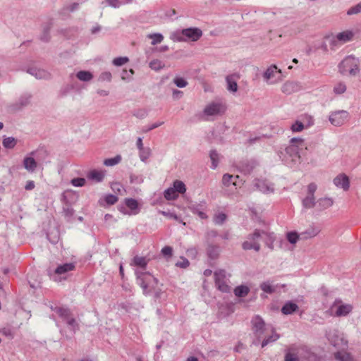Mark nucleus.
<instances>
[{"instance_id":"1","label":"nucleus","mask_w":361,"mask_h":361,"mask_svg":"<svg viewBox=\"0 0 361 361\" xmlns=\"http://www.w3.org/2000/svg\"><path fill=\"white\" fill-rule=\"evenodd\" d=\"M304 147V140L300 137H293L290 140V145L281 147L277 154L281 160L287 166L293 167L300 163V150Z\"/></svg>"},{"instance_id":"2","label":"nucleus","mask_w":361,"mask_h":361,"mask_svg":"<svg viewBox=\"0 0 361 361\" xmlns=\"http://www.w3.org/2000/svg\"><path fill=\"white\" fill-rule=\"evenodd\" d=\"M203 33L201 29L198 27H188L182 30H178L172 32L170 39L173 42H197L202 36Z\"/></svg>"},{"instance_id":"3","label":"nucleus","mask_w":361,"mask_h":361,"mask_svg":"<svg viewBox=\"0 0 361 361\" xmlns=\"http://www.w3.org/2000/svg\"><path fill=\"white\" fill-rule=\"evenodd\" d=\"M312 357L307 347L293 345L287 349L284 361H310Z\"/></svg>"},{"instance_id":"4","label":"nucleus","mask_w":361,"mask_h":361,"mask_svg":"<svg viewBox=\"0 0 361 361\" xmlns=\"http://www.w3.org/2000/svg\"><path fill=\"white\" fill-rule=\"evenodd\" d=\"M135 274L137 283L142 288L144 294L149 293L157 286V279L149 272L136 269Z\"/></svg>"},{"instance_id":"5","label":"nucleus","mask_w":361,"mask_h":361,"mask_svg":"<svg viewBox=\"0 0 361 361\" xmlns=\"http://www.w3.org/2000/svg\"><path fill=\"white\" fill-rule=\"evenodd\" d=\"M338 71L343 75H356L359 71V59L353 56H346L339 64Z\"/></svg>"},{"instance_id":"6","label":"nucleus","mask_w":361,"mask_h":361,"mask_svg":"<svg viewBox=\"0 0 361 361\" xmlns=\"http://www.w3.org/2000/svg\"><path fill=\"white\" fill-rule=\"evenodd\" d=\"M262 238V232L260 229H255L253 233H250L246 240L243 243L242 247L244 250H254L259 252L261 249L259 240Z\"/></svg>"},{"instance_id":"7","label":"nucleus","mask_w":361,"mask_h":361,"mask_svg":"<svg viewBox=\"0 0 361 361\" xmlns=\"http://www.w3.org/2000/svg\"><path fill=\"white\" fill-rule=\"evenodd\" d=\"M51 309L57 313L64 322H66L68 328L73 332V334L79 329V325L76 320L73 317L70 310L61 307H51Z\"/></svg>"},{"instance_id":"8","label":"nucleus","mask_w":361,"mask_h":361,"mask_svg":"<svg viewBox=\"0 0 361 361\" xmlns=\"http://www.w3.org/2000/svg\"><path fill=\"white\" fill-rule=\"evenodd\" d=\"M225 110L226 108L222 103L211 102L204 107L202 118L208 121V117L220 116L224 113Z\"/></svg>"},{"instance_id":"9","label":"nucleus","mask_w":361,"mask_h":361,"mask_svg":"<svg viewBox=\"0 0 361 361\" xmlns=\"http://www.w3.org/2000/svg\"><path fill=\"white\" fill-rule=\"evenodd\" d=\"M75 269V263H65L59 265L54 270L51 277L54 281H61L62 279H66V276H63L68 272L73 271Z\"/></svg>"},{"instance_id":"10","label":"nucleus","mask_w":361,"mask_h":361,"mask_svg":"<svg viewBox=\"0 0 361 361\" xmlns=\"http://www.w3.org/2000/svg\"><path fill=\"white\" fill-rule=\"evenodd\" d=\"M326 336L330 343L336 348H342L347 345L342 334L336 329H330Z\"/></svg>"},{"instance_id":"11","label":"nucleus","mask_w":361,"mask_h":361,"mask_svg":"<svg viewBox=\"0 0 361 361\" xmlns=\"http://www.w3.org/2000/svg\"><path fill=\"white\" fill-rule=\"evenodd\" d=\"M349 114L345 110H338L330 114L329 120L334 126H341L348 120Z\"/></svg>"},{"instance_id":"12","label":"nucleus","mask_w":361,"mask_h":361,"mask_svg":"<svg viewBox=\"0 0 361 361\" xmlns=\"http://www.w3.org/2000/svg\"><path fill=\"white\" fill-rule=\"evenodd\" d=\"M263 77L267 81L270 80L271 84L276 83L282 80V72L276 65H271L264 73Z\"/></svg>"},{"instance_id":"13","label":"nucleus","mask_w":361,"mask_h":361,"mask_svg":"<svg viewBox=\"0 0 361 361\" xmlns=\"http://www.w3.org/2000/svg\"><path fill=\"white\" fill-rule=\"evenodd\" d=\"M215 284L217 288L224 293H228L231 287L226 281V271L224 269H219L214 272Z\"/></svg>"},{"instance_id":"14","label":"nucleus","mask_w":361,"mask_h":361,"mask_svg":"<svg viewBox=\"0 0 361 361\" xmlns=\"http://www.w3.org/2000/svg\"><path fill=\"white\" fill-rule=\"evenodd\" d=\"M341 301L336 300L332 305L331 310L334 312V314L336 317H344L352 311V306L348 304H340Z\"/></svg>"},{"instance_id":"15","label":"nucleus","mask_w":361,"mask_h":361,"mask_svg":"<svg viewBox=\"0 0 361 361\" xmlns=\"http://www.w3.org/2000/svg\"><path fill=\"white\" fill-rule=\"evenodd\" d=\"M253 330L258 338H261L264 332L267 330L265 327V323L259 316H255L252 319Z\"/></svg>"},{"instance_id":"16","label":"nucleus","mask_w":361,"mask_h":361,"mask_svg":"<svg viewBox=\"0 0 361 361\" xmlns=\"http://www.w3.org/2000/svg\"><path fill=\"white\" fill-rule=\"evenodd\" d=\"M32 95L28 93L22 94L19 99L10 106L11 111H17L30 104Z\"/></svg>"},{"instance_id":"17","label":"nucleus","mask_w":361,"mask_h":361,"mask_svg":"<svg viewBox=\"0 0 361 361\" xmlns=\"http://www.w3.org/2000/svg\"><path fill=\"white\" fill-rule=\"evenodd\" d=\"M254 186L257 190L261 191L263 193H271L274 190L273 184L266 180H255Z\"/></svg>"},{"instance_id":"18","label":"nucleus","mask_w":361,"mask_h":361,"mask_svg":"<svg viewBox=\"0 0 361 361\" xmlns=\"http://www.w3.org/2000/svg\"><path fill=\"white\" fill-rule=\"evenodd\" d=\"M302 86L300 82L295 81H286L281 87V91L284 94H290L300 91Z\"/></svg>"},{"instance_id":"19","label":"nucleus","mask_w":361,"mask_h":361,"mask_svg":"<svg viewBox=\"0 0 361 361\" xmlns=\"http://www.w3.org/2000/svg\"><path fill=\"white\" fill-rule=\"evenodd\" d=\"M257 166V162L254 159L244 160L239 163L238 168L242 173L250 174Z\"/></svg>"},{"instance_id":"20","label":"nucleus","mask_w":361,"mask_h":361,"mask_svg":"<svg viewBox=\"0 0 361 361\" xmlns=\"http://www.w3.org/2000/svg\"><path fill=\"white\" fill-rule=\"evenodd\" d=\"M238 178V176H234L233 175L226 173L223 176L222 183L225 187H230L231 185H233L235 187V189H237V187H240V185L243 184L242 180H237Z\"/></svg>"},{"instance_id":"21","label":"nucleus","mask_w":361,"mask_h":361,"mask_svg":"<svg viewBox=\"0 0 361 361\" xmlns=\"http://www.w3.org/2000/svg\"><path fill=\"white\" fill-rule=\"evenodd\" d=\"M240 79L238 73H233L226 76V81L227 83V90L231 92H236L238 91L237 80Z\"/></svg>"},{"instance_id":"22","label":"nucleus","mask_w":361,"mask_h":361,"mask_svg":"<svg viewBox=\"0 0 361 361\" xmlns=\"http://www.w3.org/2000/svg\"><path fill=\"white\" fill-rule=\"evenodd\" d=\"M35 154V152H32L30 153L31 156L25 157L23 161V167L30 173H33L37 167V162L34 157H32Z\"/></svg>"},{"instance_id":"23","label":"nucleus","mask_w":361,"mask_h":361,"mask_svg":"<svg viewBox=\"0 0 361 361\" xmlns=\"http://www.w3.org/2000/svg\"><path fill=\"white\" fill-rule=\"evenodd\" d=\"M27 73L33 75L34 77H35L37 79H49L50 78V73L44 70V69H40V68H37L36 67H30L29 68L27 69Z\"/></svg>"},{"instance_id":"24","label":"nucleus","mask_w":361,"mask_h":361,"mask_svg":"<svg viewBox=\"0 0 361 361\" xmlns=\"http://www.w3.org/2000/svg\"><path fill=\"white\" fill-rule=\"evenodd\" d=\"M188 208L193 214H197L200 219H204L207 218V214L204 212L205 208L204 202L201 204L191 203Z\"/></svg>"},{"instance_id":"25","label":"nucleus","mask_w":361,"mask_h":361,"mask_svg":"<svg viewBox=\"0 0 361 361\" xmlns=\"http://www.w3.org/2000/svg\"><path fill=\"white\" fill-rule=\"evenodd\" d=\"M334 183L338 188L348 190L349 188L348 177L344 174H340L334 179Z\"/></svg>"},{"instance_id":"26","label":"nucleus","mask_w":361,"mask_h":361,"mask_svg":"<svg viewBox=\"0 0 361 361\" xmlns=\"http://www.w3.org/2000/svg\"><path fill=\"white\" fill-rule=\"evenodd\" d=\"M262 232V238H263L264 243L267 245V247L274 250V243L276 240V235L273 232H268L264 230H261Z\"/></svg>"},{"instance_id":"27","label":"nucleus","mask_w":361,"mask_h":361,"mask_svg":"<svg viewBox=\"0 0 361 361\" xmlns=\"http://www.w3.org/2000/svg\"><path fill=\"white\" fill-rule=\"evenodd\" d=\"M320 231L321 229L319 227L314 225L310 226L306 229L305 231L300 233V238L307 239L313 238L316 236Z\"/></svg>"},{"instance_id":"28","label":"nucleus","mask_w":361,"mask_h":361,"mask_svg":"<svg viewBox=\"0 0 361 361\" xmlns=\"http://www.w3.org/2000/svg\"><path fill=\"white\" fill-rule=\"evenodd\" d=\"M336 35L337 37V40H339L341 44L343 45L353 40L354 32L351 30H345L336 34Z\"/></svg>"},{"instance_id":"29","label":"nucleus","mask_w":361,"mask_h":361,"mask_svg":"<svg viewBox=\"0 0 361 361\" xmlns=\"http://www.w3.org/2000/svg\"><path fill=\"white\" fill-rule=\"evenodd\" d=\"M334 204V200L330 197L319 198L317 201V207L319 211H322L331 207Z\"/></svg>"},{"instance_id":"30","label":"nucleus","mask_w":361,"mask_h":361,"mask_svg":"<svg viewBox=\"0 0 361 361\" xmlns=\"http://www.w3.org/2000/svg\"><path fill=\"white\" fill-rule=\"evenodd\" d=\"M298 306L297 304L288 301L282 307L281 312L283 314H290L298 310Z\"/></svg>"},{"instance_id":"31","label":"nucleus","mask_w":361,"mask_h":361,"mask_svg":"<svg viewBox=\"0 0 361 361\" xmlns=\"http://www.w3.org/2000/svg\"><path fill=\"white\" fill-rule=\"evenodd\" d=\"M131 266H136L145 270L147 265V259L144 257L135 256L130 263Z\"/></svg>"},{"instance_id":"32","label":"nucleus","mask_w":361,"mask_h":361,"mask_svg":"<svg viewBox=\"0 0 361 361\" xmlns=\"http://www.w3.org/2000/svg\"><path fill=\"white\" fill-rule=\"evenodd\" d=\"M302 204L305 209L313 208L317 205L314 196L307 195L306 197L302 200Z\"/></svg>"},{"instance_id":"33","label":"nucleus","mask_w":361,"mask_h":361,"mask_svg":"<svg viewBox=\"0 0 361 361\" xmlns=\"http://www.w3.org/2000/svg\"><path fill=\"white\" fill-rule=\"evenodd\" d=\"M52 26V23L51 21L47 22L44 24L42 26V34L40 36L41 40L44 42H48L50 39L49 31Z\"/></svg>"},{"instance_id":"34","label":"nucleus","mask_w":361,"mask_h":361,"mask_svg":"<svg viewBox=\"0 0 361 361\" xmlns=\"http://www.w3.org/2000/svg\"><path fill=\"white\" fill-rule=\"evenodd\" d=\"M209 157L212 161L211 168L215 169L219 164L220 160V154L215 149H212L209 152Z\"/></svg>"},{"instance_id":"35","label":"nucleus","mask_w":361,"mask_h":361,"mask_svg":"<svg viewBox=\"0 0 361 361\" xmlns=\"http://www.w3.org/2000/svg\"><path fill=\"white\" fill-rule=\"evenodd\" d=\"M76 77L80 81L88 82L93 78V75L90 71H80L76 73Z\"/></svg>"},{"instance_id":"36","label":"nucleus","mask_w":361,"mask_h":361,"mask_svg":"<svg viewBox=\"0 0 361 361\" xmlns=\"http://www.w3.org/2000/svg\"><path fill=\"white\" fill-rule=\"evenodd\" d=\"M220 247L218 245H209L207 247V255L212 259L218 257Z\"/></svg>"},{"instance_id":"37","label":"nucleus","mask_w":361,"mask_h":361,"mask_svg":"<svg viewBox=\"0 0 361 361\" xmlns=\"http://www.w3.org/2000/svg\"><path fill=\"white\" fill-rule=\"evenodd\" d=\"M334 357L339 361H353L351 355L345 351H338L335 353Z\"/></svg>"},{"instance_id":"38","label":"nucleus","mask_w":361,"mask_h":361,"mask_svg":"<svg viewBox=\"0 0 361 361\" xmlns=\"http://www.w3.org/2000/svg\"><path fill=\"white\" fill-rule=\"evenodd\" d=\"M87 177L97 182H101L104 179V173L102 171L92 170L88 173Z\"/></svg>"},{"instance_id":"39","label":"nucleus","mask_w":361,"mask_h":361,"mask_svg":"<svg viewBox=\"0 0 361 361\" xmlns=\"http://www.w3.org/2000/svg\"><path fill=\"white\" fill-rule=\"evenodd\" d=\"M250 291V289L246 286H239L234 289V293L237 297H245Z\"/></svg>"},{"instance_id":"40","label":"nucleus","mask_w":361,"mask_h":361,"mask_svg":"<svg viewBox=\"0 0 361 361\" xmlns=\"http://www.w3.org/2000/svg\"><path fill=\"white\" fill-rule=\"evenodd\" d=\"M272 334L271 335L269 336L267 338H265L262 343V347L264 348L267 345H268L270 343L274 342L276 340L279 338V335L276 334L273 329H271Z\"/></svg>"},{"instance_id":"41","label":"nucleus","mask_w":361,"mask_h":361,"mask_svg":"<svg viewBox=\"0 0 361 361\" xmlns=\"http://www.w3.org/2000/svg\"><path fill=\"white\" fill-rule=\"evenodd\" d=\"M126 205L132 211L133 214H137V202L132 198L126 199Z\"/></svg>"},{"instance_id":"42","label":"nucleus","mask_w":361,"mask_h":361,"mask_svg":"<svg viewBox=\"0 0 361 361\" xmlns=\"http://www.w3.org/2000/svg\"><path fill=\"white\" fill-rule=\"evenodd\" d=\"M172 188L175 190L176 192L180 194H183L186 191L185 185L183 183V182L178 180L173 182V188Z\"/></svg>"},{"instance_id":"43","label":"nucleus","mask_w":361,"mask_h":361,"mask_svg":"<svg viewBox=\"0 0 361 361\" xmlns=\"http://www.w3.org/2000/svg\"><path fill=\"white\" fill-rule=\"evenodd\" d=\"M17 143V140L13 137H5L2 144L5 148L13 149Z\"/></svg>"},{"instance_id":"44","label":"nucleus","mask_w":361,"mask_h":361,"mask_svg":"<svg viewBox=\"0 0 361 361\" xmlns=\"http://www.w3.org/2000/svg\"><path fill=\"white\" fill-rule=\"evenodd\" d=\"M260 288L264 293L269 294L273 293L276 290V288L269 281L263 282L260 285Z\"/></svg>"},{"instance_id":"45","label":"nucleus","mask_w":361,"mask_h":361,"mask_svg":"<svg viewBox=\"0 0 361 361\" xmlns=\"http://www.w3.org/2000/svg\"><path fill=\"white\" fill-rule=\"evenodd\" d=\"M151 155V149L149 147H144L139 150V157L142 161L145 162Z\"/></svg>"},{"instance_id":"46","label":"nucleus","mask_w":361,"mask_h":361,"mask_svg":"<svg viewBox=\"0 0 361 361\" xmlns=\"http://www.w3.org/2000/svg\"><path fill=\"white\" fill-rule=\"evenodd\" d=\"M147 37L152 39L151 42L152 45H156L159 43H161L164 39L163 35L160 33L149 34Z\"/></svg>"},{"instance_id":"47","label":"nucleus","mask_w":361,"mask_h":361,"mask_svg":"<svg viewBox=\"0 0 361 361\" xmlns=\"http://www.w3.org/2000/svg\"><path fill=\"white\" fill-rule=\"evenodd\" d=\"M164 197L168 200H174L178 197V195L174 189L170 188L164 191Z\"/></svg>"},{"instance_id":"48","label":"nucleus","mask_w":361,"mask_h":361,"mask_svg":"<svg viewBox=\"0 0 361 361\" xmlns=\"http://www.w3.org/2000/svg\"><path fill=\"white\" fill-rule=\"evenodd\" d=\"M121 160L120 155H117L114 158L106 159L104 161V164L107 166H112L118 164Z\"/></svg>"},{"instance_id":"49","label":"nucleus","mask_w":361,"mask_h":361,"mask_svg":"<svg viewBox=\"0 0 361 361\" xmlns=\"http://www.w3.org/2000/svg\"><path fill=\"white\" fill-rule=\"evenodd\" d=\"M227 218L226 214L223 212H219L214 215V222L217 225H221L224 223Z\"/></svg>"},{"instance_id":"50","label":"nucleus","mask_w":361,"mask_h":361,"mask_svg":"<svg viewBox=\"0 0 361 361\" xmlns=\"http://www.w3.org/2000/svg\"><path fill=\"white\" fill-rule=\"evenodd\" d=\"M149 66L151 69L157 71L161 70L164 66V65L160 60L155 59L150 61Z\"/></svg>"},{"instance_id":"51","label":"nucleus","mask_w":361,"mask_h":361,"mask_svg":"<svg viewBox=\"0 0 361 361\" xmlns=\"http://www.w3.org/2000/svg\"><path fill=\"white\" fill-rule=\"evenodd\" d=\"M346 91V85L343 82L337 83L334 87V92L336 94H341Z\"/></svg>"},{"instance_id":"52","label":"nucleus","mask_w":361,"mask_h":361,"mask_svg":"<svg viewBox=\"0 0 361 361\" xmlns=\"http://www.w3.org/2000/svg\"><path fill=\"white\" fill-rule=\"evenodd\" d=\"M300 238V233L298 234L296 232H289L287 233V239L291 244H295Z\"/></svg>"},{"instance_id":"53","label":"nucleus","mask_w":361,"mask_h":361,"mask_svg":"<svg viewBox=\"0 0 361 361\" xmlns=\"http://www.w3.org/2000/svg\"><path fill=\"white\" fill-rule=\"evenodd\" d=\"M360 13H361V2L350 7L347 11V14L349 16L358 14Z\"/></svg>"},{"instance_id":"54","label":"nucleus","mask_w":361,"mask_h":361,"mask_svg":"<svg viewBox=\"0 0 361 361\" xmlns=\"http://www.w3.org/2000/svg\"><path fill=\"white\" fill-rule=\"evenodd\" d=\"M129 61L128 58L126 56L124 57H117L113 60V64L116 66H121L123 64L126 63Z\"/></svg>"},{"instance_id":"55","label":"nucleus","mask_w":361,"mask_h":361,"mask_svg":"<svg viewBox=\"0 0 361 361\" xmlns=\"http://www.w3.org/2000/svg\"><path fill=\"white\" fill-rule=\"evenodd\" d=\"M134 71L133 69L126 70L123 69L121 73V79L123 80H129L131 78V76L133 75Z\"/></svg>"},{"instance_id":"56","label":"nucleus","mask_w":361,"mask_h":361,"mask_svg":"<svg viewBox=\"0 0 361 361\" xmlns=\"http://www.w3.org/2000/svg\"><path fill=\"white\" fill-rule=\"evenodd\" d=\"M161 254L167 259L171 258L173 255V248L170 246H165L161 249Z\"/></svg>"},{"instance_id":"57","label":"nucleus","mask_w":361,"mask_h":361,"mask_svg":"<svg viewBox=\"0 0 361 361\" xmlns=\"http://www.w3.org/2000/svg\"><path fill=\"white\" fill-rule=\"evenodd\" d=\"M111 73L109 71L103 72L100 74L99 77V80L102 82L107 81L110 82L111 80Z\"/></svg>"},{"instance_id":"58","label":"nucleus","mask_w":361,"mask_h":361,"mask_svg":"<svg viewBox=\"0 0 361 361\" xmlns=\"http://www.w3.org/2000/svg\"><path fill=\"white\" fill-rule=\"evenodd\" d=\"M330 47H331V49L334 50L336 49H337L338 47H341L342 44H341L340 41L339 40H337V37L336 35L335 36H333L331 39H330Z\"/></svg>"},{"instance_id":"59","label":"nucleus","mask_w":361,"mask_h":361,"mask_svg":"<svg viewBox=\"0 0 361 361\" xmlns=\"http://www.w3.org/2000/svg\"><path fill=\"white\" fill-rule=\"evenodd\" d=\"M174 83L178 87H185L188 85V82L183 78L176 77L173 80Z\"/></svg>"},{"instance_id":"60","label":"nucleus","mask_w":361,"mask_h":361,"mask_svg":"<svg viewBox=\"0 0 361 361\" xmlns=\"http://www.w3.org/2000/svg\"><path fill=\"white\" fill-rule=\"evenodd\" d=\"M85 182V179L83 178H75L71 180V184L75 187H82Z\"/></svg>"},{"instance_id":"61","label":"nucleus","mask_w":361,"mask_h":361,"mask_svg":"<svg viewBox=\"0 0 361 361\" xmlns=\"http://www.w3.org/2000/svg\"><path fill=\"white\" fill-rule=\"evenodd\" d=\"M304 129V125L302 122L296 121L291 126V130L293 132H300Z\"/></svg>"},{"instance_id":"62","label":"nucleus","mask_w":361,"mask_h":361,"mask_svg":"<svg viewBox=\"0 0 361 361\" xmlns=\"http://www.w3.org/2000/svg\"><path fill=\"white\" fill-rule=\"evenodd\" d=\"M63 213L66 216L71 217L74 214L73 209L70 206L68 205L67 203H66V205L63 208Z\"/></svg>"},{"instance_id":"63","label":"nucleus","mask_w":361,"mask_h":361,"mask_svg":"<svg viewBox=\"0 0 361 361\" xmlns=\"http://www.w3.org/2000/svg\"><path fill=\"white\" fill-rule=\"evenodd\" d=\"M105 201L108 204L112 205L117 202L118 197L114 195H108L105 197Z\"/></svg>"},{"instance_id":"64","label":"nucleus","mask_w":361,"mask_h":361,"mask_svg":"<svg viewBox=\"0 0 361 361\" xmlns=\"http://www.w3.org/2000/svg\"><path fill=\"white\" fill-rule=\"evenodd\" d=\"M317 188V185L314 183H311L307 185V195L314 196V192Z\"/></svg>"}]
</instances>
